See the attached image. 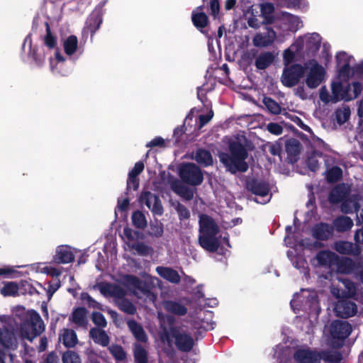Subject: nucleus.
I'll use <instances>...</instances> for the list:
<instances>
[{"label": "nucleus", "instance_id": "473e14b6", "mask_svg": "<svg viewBox=\"0 0 363 363\" xmlns=\"http://www.w3.org/2000/svg\"><path fill=\"white\" fill-rule=\"evenodd\" d=\"M63 49L66 55L72 56L78 48V39L75 35H69L62 42Z\"/></svg>", "mask_w": 363, "mask_h": 363}, {"label": "nucleus", "instance_id": "2eb2a0df", "mask_svg": "<svg viewBox=\"0 0 363 363\" xmlns=\"http://www.w3.org/2000/svg\"><path fill=\"white\" fill-rule=\"evenodd\" d=\"M140 201L151 210L154 214L162 215L163 208L161 201L157 196L150 192H144L140 197Z\"/></svg>", "mask_w": 363, "mask_h": 363}, {"label": "nucleus", "instance_id": "e2e57ef3", "mask_svg": "<svg viewBox=\"0 0 363 363\" xmlns=\"http://www.w3.org/2000/svg\"><path fill=\"white\" fill-rule=\"evenodd\" d=\"M33 58L38 67L43 65L45 60V55L43 50H37L33 53Z\"/></svg>", "mask_w": 363, "mask_h": 363}, {"label": "nucleus", "instance_id": "0eeeda50", "mask_svg": "<svg viewBox=\"0 0 363 363\" xmlns=\"http://www.w3.org/2000/svg\"><path fill=\"white\" fill-rule=\"evenodd\" d=\"M325 69L315 61H310L303 67L305 83L310 89L318 87L325 78Z\"/></svg>", "mask_w": 363, "mask_h": 363}, {"label": "nucleus", "instance_id": "bf43d9fd", "mask_svg": "<svg viewBox=\"0 0 363 363\" xmlns=\"http://www.w3.org/2000/svg\"><path fill=\"white\" fill-rule=\"evenodd\" d=\"M350 116V110L349 108H340L337 111V120L340 123H343L347 121Z\"/></svg>", "mask_w": 363, "mask_h": 363}, {"label": "nucleus", "instance_id": "9d476101", "mask_svg": "<svg viewBox=\"0 0 363 363\" xmlns=\"http://www.w3.org/2000/svg\"><path fill=\"white\" fill-rule=\"evenodd\" d=\"M124 284L138 298L145 301L154 302L156 296L147 289L145 284L133 275H127L123 279Z\"/></svg>", "mask_w": 363, "mask_h": 363}, {"label": "nucleus", "instance_id": "a878e982", "mask_svg": "<svg viewBox=\"0 0 363 363\" xmlns=\"http://www.w3.org/2000/svg\"><path fill=\"white\" fill-rule=\"evenodd\" d=\"M353 262L349 258H340L337 257V260L333 268V272L341 274H349L352 271Z\"/></svg>", "mask_w": 363, "mask_h": 363}, {"label": "nucleus", "instance_id": "c9c22d12", "mask_svg": "<svg viewBox=\"0 0 363 363\" xmlns=\"http://www.w3.org/2000/svg\"><path fill=\"white\" fill-rule=\"evenodd\" d=\"M274 59L273 54L269 52L262 53L256 59L255 66L259 69H264L272 63Z\"/></svg>", "mask_w": 363, "mask_h": 363}, {"label": "nucleus", "instance_id": "2f4dec72", "mask_svg": "<svg viewBox=\"0 0 363 363\" xmlns=\"http://www.w3.org/2000/svg\"><path fill=\"white\" fill-rule=\"evenodd\" d=\"M248 189L255 194L261 197L268 195V185L264 182L258 181H252L247 184Z\"/></svg>", "mask_w": 363, "mask_h": 363}, {"label": "nucleus", "instance_id": "8fccbe9b", "mask_svg": "<svg viewBox=\"0 0 363 363\" xmlns=\"http://www.w3.org/2000/svg\"><path fill=\"white\" fill-rule=\"evenodd\" d=\"M119 308L128 314H134L136 311L135 306L126 298H123L116 303Z\"/></svg>", "mask_w": 363, "mask_h": 363}, {"label": "nucleus", "instance_id": "5701e85b", "mask_svg": "<svg viewBox=\"0 0 363 363\" xmlns=\"http://www.w3.org/2000/svg\"><path fill=\"white\" fill-rule=\"evenodd\" d=\"M337 67L340 68V74L345 77H349L350 74V65L352 60V57L345 52H340L336 55Z\"/></svg>", "mask_w": 363, "mask_h": 363}, {"label": "nucleus", "instance_id": "393cba45", "mask_svg": "<svg viewBox=\"0 0 363 363\" xmlns=\"http://www.w3.org/2000/svg\"><path fill=\"white\" fill-rule=\"evenodd\" d=\"M333 228L326 223L315 225L312 229V235L318 240H325L328 239L333 234Z\"/></svg>", "mask_w": 363, "mask_h": 363}, {"label": "nucleus", "instance_id": "7ed1b4c3", "mask_svg": "<svg viewBox=\"0 0 363 363\" xmlns=\"http://www.w3.org/2000/svg\"><path fill=\"white\" fill-rule=\"evenodd\" d=\"M295 359L299 363H317L320 359L337 363L341 359V354L336 351L323 352L321 354L311 350L309 348H300L294 354Z\"/></svg>", "mask_w": 363, "mask_h": 363}, {"label": "nucleus", "instance_id": "3c124183", "mask_svg": "<svg viewBox=\"0 0 363 363\" xmlns=\"http://www.w3.org/2000/svg\"><path fill=\"white\" fill-rule=\"evenodd\" d=\"M286 150L291 155H296L300 151V143L296 139H291L286 143Z\"/></svg>", "mask_w": 363, "mask_h": 363}, {"label": "nucleus", "instance_id": "f03ea898", "mask_svg": "<svg viewBox=\"0 0 363 363\" xmlns=\"http://www.w3.org/2000/svg\"><path fill=\"white\" fill-rule=\"evenodd\" d=\"M45 330V325L40 315L35 311H28L21 324L20 335L32 341Z\"/></svg>", "mask_w": 363, "mask_h": 363}, {"label": "nucleus", "instance_id": "f257e3e1", "mask_svg": "<svg viewBox=\"0 0 363 363\" xmlns=\"http://www.w3.org/2000/svg\"><path fill=\"white\" fill-rule=\"evenodd\" d=\"M230 155L221 153L220 160L232 173L237 171L246 172L248 165L245 162L247 153L245 148L240 143H232L230 145Z\"/></svg>", "mask_w": 363, "mask_h": 363}, {"label": "nucleus", "instance_id": "f3484780", "mask_svg": "<svg viewBox=\"0 0 363 363\" xmlns=\"http://www.w3.org/2000/svg\"><path fill=\"white\" fill-rule=\"evenodd\" d=\"M277 33L271 28H267L266 33H259L252 39L253 45L256 47L266 48L272 45L277 40Z\"/></svg>", "mask_w": 363, "mask_h": 363}, {"label": "nucleus", "instance_id": "aec40b11", "mask_svg": "<svg viewBox=\"0 0 363 363\" xmlns=\"http://www.w3.org/2000/svg\"><path fill=\"white\" fill-rule=\"evenodd\" d=\"M338 315L347 318L353 316L357 311V306L352 301H342L335 307Z\"/></svg>", "mask_w": 363, "mask_h": 363}, {"label": "nucleus", "instance_id": "e433bc0d", "mask_svg": "<svg viewBox=\"0 0 363 363\" xmlns=\"http://www.w3.org/2000/svg\"><path fill=\"white\" fill-rule=\"evenodd\" d=\"M346 189L343 186H337L335 187L330 192L329 200L333 203H337L344 201L346 198Z\"/></svg>", "mask_w": 363, "mask_h": 363}, {"label": "nucleus", "instance_id": "5fc2aeb1", "mask_svg": "<svg viewBox=\"0 0 363 363\" xmlns=\"http://www.w3.org/2000/svg\"><path fill=\"white\" fill-rule=\"evenodd\" d=\"M342 169L338 167H333L328 171L327 179L330 182L339 180L342 177Z\"/></svg>", "mask_w": 363, "mask_h": 363}, {"label": "nucleus", "instance_id": "c85d7f7f", "mask_svg": "<svg viewBox=\"0 0 363 363\" xmlns=\"http://www.w3.org/2000/svg\"><path fill=\"white\" fill-rule=\"evenodd\" d=\"M60 340L67 347H73L77 343V335L71 329H63L60 334Z\"/></svg>", "mask_w": 363, "mask_h": 363}, {"label": "nucleus", "instance_id": "6e6552de", "mask_svg": "<svg viewBox=\"0 0 363 363\" xmlns=\"http://www.w3.org/2000/svg\"><path fill=\"white\" fill-rule=\"evenodd\" d=\"M203 125L204 116L199 114L198 111L194 108L186 118L184 125L174 130V135L179 139L186 132H188L187 134H193L195 130L201 129Z\"/></svg>", "mask_w": 363, "mask_h": 363}, {"label": "nucleus", "instance_id": "a211bd4d", "mask_svg": "<svg viewBox=\"0 0 363 363\" xmlns=\"http://www.w3.org/2000/svg\"><path fill=\"white\" fill-rule=\"evenodd\" d=\"M101 293L105 296L113 297L116 303L125 298V291L120 286L103 284L99 286Z\"/></svg>", "mask_w": 363, "mask_h": 363}, {"label": "nucleus", "instance_id": "0e129e2a", "mask_svg": "<svg viewBox=\"0 0 363 363\" xmlns=\"http://www.w3.org/2000/svg\"><path fill=\"white\" fill-rule=\"evenodd\" d=\"M320 100L325 103H333V96L332 94H330L328 91L325 87H322L320 91Z\"/></svg>", "mask_w": 363, "mask_h": 363}, {"label": "nucleus", "instance_id": "b1692460", "mask_svg": "<svg viewBox=\"0 0 363 363\" xmlns=\"http://www.w3.org/2000/svg\"><path fill=\"white\" fill-rule=\"evenodd\" d=\"M74 254L69 246H60L56 250L55 260L58 263L67 264L74 260Z\"/></svg>", "mask_w": 363, "mask_h": 363}, {"label": "nucleus", "instance_id": "338daca9", "mask_svg": "<svg viewBox=\"0 0 363 363\" xmlns=\"http://www.w3.org/2000/svg\"><path fill=\"white\" fill-rule=\"evenodd\" d=\"M210 10L212 16H213L215 18L217 17L219 13L220 10V5L218 0H210Z\"/></svg>", "mask_w": 363, "mask_h": 363}, {"label": "nucleus", "instance_id": "4468645a", "mask_svg": "<svg viewBox=\"0 0 363 363\" xmlns=\"http://www.w3.org/2000/svg\"><path fill=\"white\" fill-rule=\"evenodd\" d=\"M333 103H336L340 100L350 101L357 98V94L359 91L358 85H355L354 93L346 94V86H343L340 82H333L331 86Z\"/></svg>", "mask_w": 363, "mask_h": 363}, {"label": "nucleus", "instance_id": "dca6fc26", "mask_svg": "<svg viewBox=\"0 0 363 363\" xmlns=\"http://www.w3.org/2000/svg\"><path fill=\"white\" fill-rule=\"evenodd\" d=\"M321 38L318 33H312L300 38L297 40L295 45L291 48L297 45L298 49H302L306 45V48L309 50H317L320 45Z\"/></svg>", "mask_w": 363, "mask_h": 363}, {"label": "nucleus", "instance_id": "1a4fd4ad", "mask_svg": "<svg viewBox=\"0 0 363 363\" xmlns=\"http://www.w3.org/2000/svg\"><path fill=\"white\" fill-rule=\"evenodd\" d=\"M0 352L3 349L16 347V339L12 328V319L6 315H0Z\"/></svg>", "mask_w": 363, "mask_h": 363}, {"label": "nucleus", "instance_id": "a18cd8bd", "mask_svg": "<svg viewBox=\"0 0 363 363\" xmlns=\"http://www.w3.org/2000/svg\"><path fill=\"white\" fill-rule=\"evenodd\" d=\"M128 245L132 250H134L137 254L143 256L148 255L151 254L152 251L150 247L143 242L128 243Z\"/></svg>", "mask_w": 363, "mask_h": 363}, {"label": "nucleus", "instance_id": "4c0bfd02", "mask_svg": "<svg viewBox=\"0 0 363 363\" xmlns=\"http://www.w3.org/2000/svg\"><path fill=\"white\" fill-rule=\"evenodd\" d=\"M282 20L289 26V28L291 30L296 31L303 26L298 17L289 13H283Z\"/></svg>", "mask_w": 363, "mask_h": 363}, {"label": "nucleus", "instance_id": "423d86ee", "mask_svg": "<svg viewBox=\"0 0 363 363\" xmlns=\"http://www.w3.org/2000/svg\"><path fill=\"white\" fill-rule=\"evenodd\" d=\"M352 331L350 325L347 321H333L329 328L330 338L329 345L333 347H340L344 340L347 337Z\"/></svg>", "mask_w": 363, "mask_h": 363}, {"label": "nucleus", "instance_id": "6ab92c4d", "mask_svg": "<svg viewBox=\"0 0 363 363\" xmlns=\"http://www.w3.org/2000/svg\"><path fill=\"white\" fill-rule=\"evenodd\" d=\"M337 257V255L333 252L323 250L316 255L314 260L317 262L318 265L328 268L332 271Z\"/></svg>", "mask_w": 363, "mask_h": 363}, {"label": "nucleus", "instance_id": "72a5a7b5", "mask_svg": "<svg viewBox=\"0 0 363 363\" xmlns=\"http://www.w3.org/2000/svg\"><path fill=\"white\" fill-rule=\"evenodd\" d=\"M90 336L93 340L103 347L107 346L109 343V337L105 331L99 328H92L90 330Z\"/></svg>", "mask_w": 363, "mask_h": 363}, {"label": "nucleus", "instance_id": "4be33fe9", "mask_svg": "<svg viewBox=\"0 0 363 363\" xmlns=\"http://www.w3.org/2000/svg\"><path fill=\"white\" fill-rule=\"evenodd\" d=\"M144 169V164L142 162H138L135 163L133 169L128 174V179L127 181L128 189H133L136 190L139 186V181L138 176Z\"/></svg>", "mask_w": 363, "mask_h": 363}, {"label": "nucleus", "instance_id": "37998d69", "mask_svg": "<svg viewBox=\"0 0 363 363\" xmlns=\"http://www.w3.org/2000/svg\"><path fill=\"white\" fill-rule=\"evenodd\" d=\"M164 308L167 311L179 315H184L187 311L184 306L174 301L165 302Z\"/></svg>", "mask_w": 363, "mask_h": 363}, {"label": "nucleus", "instance_id": "20e7f679", "mask_svg": "<svg viewBox=\"0 0 363 363\" xmlns=\"http://www.w3.org/2000/svg\"><path fill=\"white\" fill-rule=\"evenodd\" d=\"M223 242L229 245L228 240L225 238H221L214 220L206 216V250L216 252L220 250L221 251L222 248H220V246Z\"/></svg>", "mask_w": 363, "mask_h": 363}, {"label": "nucleus", "instance_id": "79ce46f5", "mask_svg": "<svg viewBox=\"0 0 363 363\" xmlns=\"http://www.w3.org/2000/svg\"><path fill=\"white\" fill-rule=\"evenodd\" d=\"M133 352L136 363L147 362V352L144 347L139 344H135L133 347Z\"/></svg>", "mask_w": 363, "mask_h": 363}, {"label": "nucleus", "instance_id": "bb28decb", "mask_svg": "<svg viewBox=\"0 0 363 363\" xmlns=\"http://www.w3.org/2000/svg\"><path fill=\"white\" fill-rule=\"evenodd\" d=\"M353 220L348 216H340L333 221V228L337 232H346L353 227Z\"/></svg>", "mask_w": 363, "mask_h": 363}, {"label": "nucleus", "instance_id": "13d9d810", "mask_svg": "<svg viewBox=\"0 0 363 363\" xmlns=\"http://www.w3.org/2000/svg\"><path fill=\"white\" fill-rule=\"evenodd\" d=\"M46 35L45 36V44L50 48H53L56 45V38L52 35L49 25L46 24Z\"/></svg>", "mask_w": 363, "mask_h": 363}, {"label": "nucleus", "instance_id": "c756f323", "mask_svg": "<svg viewBox=\"0 0 363 363\" xmlns=\"http://www.w3.org/2000/svg\"><path fill=\"white\" fill-rule=\"evenodd\" d=\"M127 324L128 328L138 341L145 342L147 340V335L140 324L133 320H128Z\"/></svg>", "mask_w": 363, "mask_h": 363}, {"label": "nucleus", "instance_id": "864d4df0", "mask_svg": "<svg viewBox=\"0 0 363 363\" xmlns=\"http://www.w3.org/2000/svg\"><path fill=\"white\" fill-rule=\"evenodd\" d=\"M35 270L37 272L49 274L52 277H57L60 274V272L58 271L57 269L45 265L43 264H38Z\"/></svg>", "mask_w": 363, "mask_h": 363}, {"label": "nucleus", "instance_id": "774afa93", "mask_svg": "<svg viewBox=\"0 0 363 363\" xmlns=\"http://www.w3.org/2000/svg\"><path fill=\"white\" fill-rule=\"evenodd\" d=\"M60 284L59 281H55L54 283H50L47 290L49 298L52 297L54 293L60 288Z\"/></svg>", "mask_w": 363, "mask_h": 363}, {"label": "nucleus", "instance_id": "052dcab7", "mask_svg": "<svg viewBox=\"0 0 363 363\" xmlns=\"http://www.w3.org/2000/svg\"><path fill=\"white\" fill-rule=\"evenodd\" d=\"M92 321L98 326L104 328L106 326V320L104 316L99 312H94L92 314Z\"/></svg>", "mask_w": 363, "mask_h": 363}, {"label": "nucleus", "instance_id": "49530a36", "mask_svg": "<svg viewBox=\"0 0 363 363\" xmlns=\"http://www.w3.org/2000/svg\"><path fill=\"white\" fill-rule=\"evenodd\" d=\"M274 11V6L271 3H264L260 5L261 15L264 17L267 23L272 21V14Z\"/></svg>", "mask_w": 363, "mask_h": 363}, {"label": "nucleus", "instance_id": "603ef678", "mask_svg": "<svg viewBox=\"0 0 363 363\" xmlns=\"http://www.w3.org/2000/svg\"><path fill=\"white\" fill-rule=\"evenodd\" d=\"M110 352L117 360H124L126 357L125 352L121 346L113 345L108 348Z\"/></svg>", "mask_w": 363, "mask_h": 363}, {"label": "nucleus", "instance_id": "58836bf2", "mask_svg": "<svg viewBox=\"0 0 363 363\" xmlns=\"http://www.w3.org/2000/svg\"><path fill=\"white\" fill-rule=\"evenodd\" d=\"M18 290L19 286L16 282L6 281L4 282V286L0 289V292L4 296H16L18 295Z\"/></svg>", "mask_w": 363, "mask_h": 363}, {"label": "nucleus", "instance_id": "680f3d73", "mask_svg": "<svg viewBox=\"0 0 363 363\" xmlns=\"http://www.w3.org/2000/svg\"><path fill=\"white\" fill-rule=\"evenodd\" d=\"M267 130L274 135H279L282 133V127L276 123H269L267 126Z\"/></svg>", "mask_w": 363, "mask_h": 363}, {"label": "nucleus", "instance_id": "de8ad7c7", "mask_svg": "<svg viewBox=\"0 0 363 363\" xmlns=\"http://www.w3.org/2000/svg\"><path fill=\"white\" fill-rule=\"evenodd\" d=\"M132 222L136 228L140 229H143L147 225L145 217L140 211H135L133 213Z\"/></svg>", "mask_w": 363, "mask_h": 363}, {"label": "nucleus", "instance_id": "cd10ccee", "mask_svg": "<svg viewBox=\"0 0 363 363\" xmlns=\"http://www.w3.org/2000/svg\"><path fill=\"white\" fill-rule=\"evenodd\" d=\"M156 272L160 277L172 283L177 284L180 281V277L178 272L171 268L157 267L156 268Z\"/></svg>", "mask_w": 363, "mask_h": 363}, {"label": "nucleus", "instance_id": "39448f33", "mask_svg": "<svg viewBox=\"0 0 363 363\" xmlns=\"http://www.w3.org/2000/svg\"><path fill=\"white\" fill-rule=\"evenodd\" d=\"M163 342L167 343L168 346H172L173 339L177 347L182 351L190 350L194 345L193 338L187 334L178 333L174 328H170L169 330L164 329L160 335Z\"/></svg>", "mask_w": 363, "mask_h": 363}, {"label": "nucleus", "instance_id": "6e6d98bb", "mask_svg": "<svg viewBox=\"0 0 363 363\" xmlns=\"http://www.w3.org/2000/svg\"><path fill=\"white\" fill-rule=\"evenodd\" d=\"M264 104L267 109L274 114H279L281 112V107L278 103L270 98H264Z\"/></svg>", "mask_w": 363, "mask_h": 363}, {"label": "nucleus", "instance_id": "09e8293b", "mask_svg": "<svg viewBox=\"0 0 363 363\" xmlns=\"http://www.w3.org/2000/svg\"><path fill=\"white\" fill-rule=\"evenodd\" d=\"M62 361V363H82L79 355L72 350L63 353Z\"/></svg>", "mask_w": 363, "mask_h": 363}, {"label": "nucleus", "instance_id": "4d7b16f0", "mask_svg": "<svg viewBox=\"0 0 363 363\" xmlns=\"http://www.w3.org/2000/svg\"><path fill=\"white\" fill-rule=\"evenodd\" d=\"M163 233V225L162 224L156 220L150 225L149 234L155 237H160Z\"/></svg>", "mask_w": 363, "mask_h": 363}, {"label": "nucleus", "instance_id": "7c9ffc66", "mask_svg": "<svg viewBox=\"0 0 363 363\" xmlns=\"http://www.w3.org/2000/svg\"><path fill=\"white\" fill-rule=\"evenodd\" d=\"M360 208L359 203V197L357 196H352L345 199L341 206V210L345 213H350L357 212Z\"/></svg>", "mask_w": 363, "mask_h": 363}, {"label": "nucleus", "instance_id": "f8f14e48", "mask_svg": "<svg viewBox=\"0 0 363 363\" xmlns=\"http://www.w3.org/2000/svg\"><path fill=\"white\" fill-rule=\"evenodd\" d=\"M302 76H303V67L299 65H294L284 70L281 82L284 86L291 87L298 83Z\"/></svg>", "mask_w": 363, "mask_h": 363}, {"label": "nucleus", "instance_id": "ddd939ff", "mask_svg": "<svg viewBox=\"0 0 363 363\" xmlns=\"http://www.w3.org/2000/svg\"><path fill=\"white\" fill-rule=\"evenodd\" d=\"M341 286L331 287V293L337 298H350L354 296L356 287L353 282L348 279H340Z\"/></svg>", "mask_w": 363, "mask_h": 363}, {"label": "nucleus", "instance_id": "a19ab883", "mask_svg": "<svg viewBox=\"0 0 363 363\" xmlns=\"http://www.w3.org/2000/svg\"><path fill=\"white\" fill-rule=\"evenodd\" d=\"M65 57L60 53L59 50H56L55 58L50 59V70L54 74L65 75L66 73H62L57 67L58 63L64 62Z\"/></svg>", "mask_w": 363, "mask_h": 363}, {"label": "nucleus", "instance_id": "69168bd1", "mask_svg": "<svg viewBox=\"0 0 363 363\" xmlns=\"http://www.w3.org/2000/svg\"><path fill=\"white\" fill-rule=\"evenodd\" d=\"M82 298L89 307L99 308V303L94 301L89 294H83L82 295Z\"/></svg>", "mask_w": 363, "mask_h": 363}, {"label": "nucleus", "instance_id": "9b49d317", "mask_svg": "<svg viewBox=\"0 0 363 363\" xmlns=\"http://www.w3.org/2000/svg\"><path fill=\"white\" fill-rule=\"evenodd\" d=\"M179 175L184 182L191 185L201 184L203 179L201 170L192 163L183 164L179 169Z\"/></svg>", "mask_w": 363, "mask_h": 363}, {"label": "nucleus", "instance_id": "ea45409f", "mask_svg": "<svg viewBox=\"0 0 363 363\" xmlns=\"http://www.w3.org/2000/svg\"><path fill=\"white\" fill-rule=\"evenodd\" d=\"M72 321L79 325H85L87 323L86 311L84 308H77L75 309L72 315Z\"/></svg>", "mask_w": 363, "mask_h": 363}, {"label": "nucleus", "instance_id": "c03bdc74", "mask_svg": "<svg viewBox=\"0 0 363 363\" xmlns=\"http://www.w3.org/2000/svg\"><path fill=\"white\" fill-rule=\"evenodd\" d=\"M334 249L340 254L349 255L353 250V245L350 242L339 241L335 243Z\"/></svg>", "mask_w": 363, "mask_h": 363}, {"label": "nucleus", "instance_id": "f704fd0d", "mask_svg": "<svg viewBox=\"0 0 363 363\" xmlns=\"http://www.w3.org/2000/svg\"><path fill=\"white\" fill-rule=\"evenodd\" d=\"M192 22L194 26L201 33L204 28V10L202 6L197 7L192 13Z\"/></svg>", "mask_w": 363, "mask_h": 363}, {"label": "nucleus", "instance_id": "412c9836", "mask_svg": "<svg viewBox=\"0 0 363 363\" xmlns=\"http://www.w3.org/2000/svg\"><path fill=\"white\" fill-rule=\"evenodd\" d=\"M171 189L181 197L190 200L193 198L194 193L191 189L186 186L181 181L172 179L170 182Z\"/></svg>", "mask_w": 363, "mask_h": 363}]
</instances>
